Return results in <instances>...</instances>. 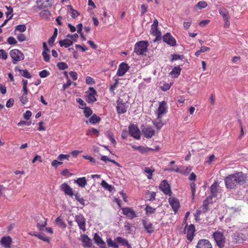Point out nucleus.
Wrapping results in <instances>:
<instances>
[{"label": "nucleus", "mask_w": 248, "mask_h": 248, "mask_svg": "<svg viewBox=\"0 0 248 248\" xmlns=\"http://www.w3.org/2000/svg\"><path fill=\"white\" fill-rule=\"evenodd\" d=\"M246 176L242 172H237L230 174L224 179L227 188H235L238 185H243L246 181Z\"/></svg>", "instance_id": "f257e3e1"}, {"label": "nucleus", "mask_w": 248, "mask_h": 248, "mask_svg": "<svg viewBox=\"0 0 248 248\" xmlns=\"http://www.w3.org/2000/svg\"><path fill=\"white\" fill-rule=\"evenodd\" d=\"M148 46L147 41H139L135 45L134 52L138 55H142L147 51Z\"/></svg>", "instance_id": "f03ea898"}, {"label": "nucleus", "mask_w": 248, "mask_h": 248, "mask_svg": "<svg viewBox=\"0 0 248 248\" xmlns=\"http://www.w3.org/2000/svg\"><path fill=\"white\" fill-rule=\"evenodd\" d=\"M9 54L12 59V63L14 64L23 61L25 58L24 54L18 49L11 50L10 51Z\"/></svg>", "instance_id": "7ed1b4c3"}, {"label": "nucleus", "mask_w": 248, "mask_h": 248, "mask_svg": "<svg viewBox=\"0 0 248 248\" xmlns=\"http://www.w3.org/2000/svg\"><path fill=\"white\" fill-rule=\"evenodd\" d=\"M116 102V111L117 113L122 114L125 113L128 108V101H124L122 98L119 97Z\"/></svg>", "instance_id": "20e7f679"}, {"label": "nucleus", "mask_w": 248, "mask_h": 248, "mask_svg": "<svg viewBox=\"0 0 248 248\" xmlns=\"http://www.w3.org/2000/svg\"><path fill=\"white\" fill-rule=\"evenodd\" d=\"M212 236L219 248H222L224 247L226 243V238L223 232L217 231L213 233Z\"/></svg>", "instance_id": "39448f33"}, {"label": "nucleus", "mask_w": 248, "mask_h": 248, "mask_svg": "<svg viewBox=\"0 0 248 248\" xmlns=\"http://www.w3.org/2000/svg\"><path fill=\"white\" fill-rule=\"evenodd\" d=\"M86 101L88 103H92L97 101L95 95L97 94L96 90L93 87H90L89 91L86 92Z\"/></svg>", "instance_id": "423d86ee"}, {"label": "nucleus", "mask_w": 248, "mask_h": 248, "mask_svg": "<svg viewBox=\"0 0 248 248\" xmlns=\"http://www.w3.org/2000/svg\"><path fill=\"white\" fill-rule=\"evenodd\" d=\"M141 130L144 136L147 139L151 138L155 134V130L150 125L142 126Z\"/></svg>", "instance_id": "0eeeda50"}, {"label": "nucleus", "mask_w": 248, "mask_h": 248, "mask_svg": "<svg viewBox=\"0 0 248 248\" xmlns=\"http://www.w3.org/2000/svg\"><path fill=\"white\" fill-rule=\"evenodd\" d=\"M75 221L78 224L79 229L83 232L86 231V219L82 215H77L75 217Z\"/></svg>", "instance_id": "6e6552de"}, {"label": "nucleus", "mask_w": 248, "mask_h": 248, "mask_svg": "<svg viewBox=\"0 0 248 248\" xmlns=\"http://www.w3.org/2000/svg\"><path fill=\"white\" fill-rule=\"evenodd\" d=\"M129 134L134 138L139 140L140 138V132L136 125L133 124L129 127Z\"/></svg>", "instance_id": "1a4fd4ad"}, {"label": "nucleus", "mask_w": 248, "mask_h": 248, "mask_svg": "<svg viewBox=\"0 0 248 248\" xmlns=\"http://www.w3.org/2000/svg\"><path fill=\"white\" fill-rule=\"evenodd\" d=\"M159 189L165 194L170 195L171 190L170 186L166 180L162 181L159 185Z\"/></svg>", "instance_id": "9d476101"}, {"label": "nucleus", "mask_w": 248, "mask_h": 248, "mask_svg": "<svg viewBox=\"0 0 248 248\" xmlns=\"http://www.w3.org/2000/svg\"><path fill=\"white\" fill-rule=\"evenodd\" d=\"M122 213L130 219L137 217L136 212L130 207H123L122 208Z\"/></svg>", "instance_id": "9b49d317"}, {"label": "nucleus", "mask_w": 248, "mask_h": 248, "mask_svg": "<svg viewBox=\"0 0 248 248\" xmlns=\"http://www.w3.org/2000/svg\"><path fill=\"white\" fill-rule=\"evenodd\" d=\"M195 229L193 224H190L185 230V233L186 234L187 239L191 242L195 235Z\"/></svg>", "instance_id": "f8f14e48"}, {"label": "nucleus", "mask_w": 248, "mask_h": 248, "mask_svg": "<svg viewBox=\"0 0 248 248\" xmlns=\"http://www.w3.org/2000/svg\"><path fill=\"white\" fill-rule=\"evenodd\" d=\"M142 224L145 230L149 233H152L155 231V227L153 224L148 219L142 220Z\"/></svg>", "instance_id": "ddd939ff"}, {"label": "nucleus", "mask_w": 248, "mask_h": 248, "mask_svg": "<svg viewBox=\"0 0 248 248\" xmlns=\"http://www.w3.org/2000/svg\"><path fill=\"white\" fill-rule=\"evenodd\" d=\"M167 111V103L163 101L159 103V107L157 109V117L162 118L164 114H166Z\"/></svg>", "instance_id": "4468645a"}, {"label": "nucleus", "mask_w": 248, "mask_h": 248, "mask_svg": "<svg viewBox=\"0 0 248 248\" xmlns=\"http://www.w3.org/2000/svg\"><path fill=\"white\" fill-rule=\"evenodd\" d=\"M169 202L174 213L176 214L180 206L179 200L175 197H170L169 199Z\"/></svg>", "instance_id": "2eb2a0df"}, {"label": "nucleus", "mask_w": 248, "mask_h": 248, "mask_svg": "<svg viewBox=\"0 0 248 248\" xmlns=\"http://www.w3.org/2000/svg\"><path fill=\"white\" fill-rule=\"evenodd\" d=\"M196 248H213V246L209 240L202 239L198 241Z\"/></svg>", "instance_id": "dca6fc26"}, {"label": "nucleus", "mask_w": 248, "mask_h": 248, "mask_svg": "<svg viewBox=\"0 0 248 248\" xmlns=\"http://www.w3.org/2000/svg\"><path fill=\"white\" fill-rule=\"evenodd\" d=\"M163 40L164 42L172 46H175L176 45L175 39L169 32L163 36Z\"/></svg>", "instance_id": "f3484780"}, {"label": "nucleus", "mask_w": 248, "mask_h": 248, "mask_svg": "<svg viewBox=\"0 0 248 248\" xmlns=\"http://www.w3.org/2000/svg\"><path fill=\"white\" fill-rule=\"evenodd\" d=\"M129 65L124 62L121 63L118 67L117 75L119 77L123 76L129 70Z\"/></svg>", "instance_id": "a211bd4d"}, {"label": "nucleus", "mask_w": 248, "mask_h": 248, "mask_svg": "<svg viewBox=\"0 0 248 248\" xmlns=\"http://www.w3.org/2000/svg\"><path fill=\"white\" fill-rule=\"evenodd\" d=\"M61 189L65 195H68L70 197H72L74 195L72 188L65 183L61 186Z\"/></svg>", "instance_id": "6ab92c4d"}, {"label": "nucleus", "mask_w": 248, "mask_h": 248, "mask_svg": "<svg viewBox=\"0 0 248 248\" xmlns=\"http://www.w3.org/2000/svg\"><path fill=\"white\" fill-rule=\"evenodd\" d=\"M93 240L94 242L101 248H106V245L105 242L102 240V238L97 233L94 235Z\"/></svg>", "instance_id": "aec40b11"}, {"label": "nucleus", "mask_w": 248, "mask_h": 248, "mask_svg": "<svg viewBox=\"0 0 248 248\" xmlns=\"http://www.w3.org/2000/svg\"><path fill=\"white\" fill-rule=\"evenodd\" d=\"M12 242V239L10 236H4L1 240L0 243L5 248H10Z\"/></svg>", "instance_id": "412c9836"}, {"label": "nucleus", "mask_w": 248, "mask_h": 248, "mask_svg": "<svg viewBox=\"0 0 248 248\" xmlns=\"http://www.w3.org/2000/svg\"><path fill=\"white\" fill-rule=\"evenodd\" d=\"M151 34L155 36V38L154 39V42H155L161 40V33L158 29V27H151Z\"/></svg>", "instance_id": "4be33fe9"}, {"label": "nucleus", "mask_w": 248, "mask_h": 248, "mask_svg": "<svg viewBox=\"0 0 248 248\" xmlns=\"http://www.w3.org/2000/svg\"><path fill=\"white\" fill-rule=\"evenodd\" d=\"M81 240L83 243L84 247H91L92 245V242L91 239L85 234L81 235Z\"/></svg>", "instance_id": "5701e85b"}, {"label": "nucleus", "mask_w": 248, "mask_h": 248, "mask_svg": "<svg viewBox=\"0 0 248 248\" xmlns=\"http://www.w3.org/2000/svg\"><path fill=\"white\" fill-rule=\"evenodd\" d=\"M212 203V197L209 196L206 198V199L203 202V208L202 212L206 213L208 210V205Z\"/></svg>", "instance_id": "b1692460"}, {"label": "nucleus", "mask_w": 248, "mask_h": 248, "mask_svg": "<svg viewBox=\"0 0 248 248\" xmlns=\"http://www.w3.org/2000/svg\"><path fill=\"white\" fill-rule=\"evenodd\" d=\"M59 43L61 46H64L65 48H67L71 46L73 43L71 40L68 39H64L62 40H60Z\"/></svg>", "instance_id": "393cba45"}, {"label": "nucleus", "mask_w": 248, "mask_h": 248, "mask_svg": "<svg viewBox=\"0 0 248 248\" xmlns=\"http://www.w3.org/2000/svg\"><path fill=\"white\" fill-rule=\"evenodd\" d=\"M181 68L179 66H175L170 72V74L173 78H177L180 74Z\"/></svg>", "instance_id": "a878e982"}, {"label": "nucleus", "mask_w": 248, "mask_h": 248, "mask_svg": "<svg viewBox=\"0 0 248 248\" xmlns=\"http://www.w3.org/2000/svg\"><path fill=\"white\" fill-rule=\"evenodd\" d=\"M100 132L98 130L94 128H91L89 129L86 132V135L88 136H90L91 137H93L94 136H98L99 135Z\"/></svg>", "instance_id": "bb28decb"}, {"label": "nucleus", "mask_w": 248, "mask_h": 248, "mask_svg": "<svg viewBox=\"0 0 248 248\" xmlns=\"http://www.w3.org/2000/svg\"><path fill=\"white\" fill-rule=\"evenodd\" d=\"M75 183L77 184L78 186L81 187H84L87 185V180L85 177L78 178L75 181Z\"/></svg>", "instance_id": "cd10ccee"}, {"label": "nucleus", "mask_w": 248, "mask_h": 248, "mask_svg": "<svg viewBox=\"0 0 248 248\" xmlns=\"http://www.w3.org/2000/svg\"><path fill=\"white\" fill-rule=\"evenodd\" d=\"M218 184L217 182H215L211 186L210 190L211 193L212 197H215L217 196V194L218 192Z\"/></svg>", "instance_id": "c85d7f7f"}, {"label": "nucleus", "mask_w": 248, "mask_h": 248, "mask_svg": "<svg viewBox=\"0 0 248 248\" xmlns=\"http://www.w3.org/2000/svg\"><path fill=\"white\" fill-rule=\"evenodd\" d=\"M219 14L223 17V19L230 18V16L228 11L225 8L222 7L218 9Z\"/></svg>", "instance_id": "c756f323"}, {"label": "nucleus", "mask_w": 248, "mask_h": 248, "mask_svg": "<svg viewBox=\"0 0 248 248\" xmlns=\"http://www.w3.org/2000/svg\"><path fill=\"white\" fill-rule=\"evenodd\" d=\"M27 29L26 26L25 25H19L16 26L15 27V30L14 31V34H17L18 32L19 33H22L24 32Z\"/></svg>", "instance_id": "7c9ffc66"}, {"label": "nucleus", "mask_w": 248, "mask_h": 248, "mask_svg": "<svg viewBox=\"0 0 248 248\" xmlns=\"http://www.w3.org/2000/svg\"><path fill=\"white\" fill-rule=\"evenodd\" d=\"M146 215L149 216L155 214L156 212V208H153L149 205H146L145 208Z\"/></svg>", "instance_id": "2f4dec72"}, {"label": "nucleus", "mask_w": 248, "mask_h": 248, "mask_svg": "<svg viewBox=\"0 0 248 248\" xmlns=\"http://www.w3.org/2000/svg\"><path fill=\"white\" fill-rule=\"evenodd\" d=\"M16 70H17L19 72L20 74L24 77L27 78H31V76L29 71L27 69L25 70H20L18 69L17 67H16Z\"/></svg>", "instance_id": "473e14b6"}, {"label": "nucleus", "mask_w": 248, "mask_h": 248, "mask_svg": "<svg viewBox=\"0 0 248 248\" xmlns=\"http://www.w3.org/2000/svg\"><path fill=\"white\" fill-rule=\"evenodd\" d=\"M100 121L101 118L95 114L92 115L89 120L90 123L93 124L99 123Z\"/></svg>", "instance_id": "72a5a7b5"}, {"label": "nucleus", "mask_w": 248, "mask_h": 248, "mask_svg": "<svg viewBox=\"0 0 248 248\" xmlns=\"http://www.w3.org/2000/svg\"><path fill=\"white\" fill-rule=\"evenodd\" d=\"M43 220H40L39 222H37V227L40 231H42L44 227L46 225L47 219L43 217Z\"/></svg>", "instance_id": "f704fd0d"}, {"label": "nucleus", "mask_w": 248, "mask_h": 248, "mask_svg": "<svg viewBox=\"0 0 248 248\" xmlns=\"http://www.w3.org/2000/svg\"><path fill=\"white\" fill-rule=\"evenodd\" d=\"M161 119V118H158L157 117V118L155 120H154L153 122L154 124L158 129H160L164 125V124L162 122Z\"/></svg>", "instance_id": "c9c22d12"}, {"label": "nucleus", "mask_w": 248, "mask_h": 248, "mask_svg": "<svg viewBox=\"0 0 248 248\" xmlns=\"http://www.w3.org/2000/svg\"><path fill=\"white\" fill-rule=\"evenodd\" d=\"M14 35L16 36L17 40L20 42H23L28 40L27 36L22 33H19Z\"/></svg>", "instance_id": "e433bc0d"}, {"label": "nucleus", "mask_w": 248, "mask_h": 248, "mask_svg": "<svg viewBox=\"0 0 248 248\" xmlns=\"http://www.w3.org/2000/svg\"><path fill=\"white\" fill-rule=\"evenodd\" d=\"M144 171L147 173V177L148 179H151L152 178L153 173L155 171L154 169L151 168L145 167L144 169Z\"/></svg>", "instance_id": "4c0bfd02"}, {"label": "nucleus", "mask_w": 248, "mask_h": 248, "mask_svg": "<svg viewBox=\"0 0 248 248\" xmlns=\"http://www.w3.org/2000/svg\"><path fill=\"white\" fill-rule=\"evenodd\" d=\"M23 94L20 97V101L23 105L26 104L28 102V98L27 97V95L28 93V91H23Z\"/></svg>", "instance_id": "58836bf2"}, {"label": "nucleus", "mask_w": 248, "mask_h": 248, "mask_svg": "<svg viewBox=\"0 0 248 248\" xmlns=\"http://www.w3.org/2000/svg\"><path fill=\"white\" fill-rule=\"evenodd\" d=\"M50 0H38V4L43 7H47L51 5L49 3Z\"/></svg>", "instance_id": "ea45409f"}, {"label": "nucleus", "mask_w": 248, "mask_h": 248, "mask_svg": "<svg viewBox=\"0 0 248 248\" xmlns=\"http://www.w3.org/2000/svg\"><path fill=\"white\" fill-rule=\"evenodd\" d=\"M108 245L109 247H112L113 248H118L119 246L117 244V242H114L111 238H108L107 240Z\"/></svg>", "instance_id": "a19ab883"}, {"label": "nucleus", "mask_w": 248, "mask_h": 248, "mask_svg": "<svg viewBox=\"0 0 248 248\" xmlns=\"http://www.w3.org/2000/svg\"><path fill=\"white\" fill-rule=\"evenodd\" d=\"M116 241L117 243L121 244L122 246H125L127 243L128 242V241L123 238L121 237H118L116 239Z\"/></svg>", "instance_id": "79ce46f5"}, {"label": "nucleus", "mask_w": 248, "mask_h": 248, "mask_svg": "<svg viewBox=\"0 0 248 248\" xmlns=\"http://www.w3.org/2000/svg\"><path fill=\"white\" fill-rule=\"evenodd\" d=\"M36 237L38 238L39 239L44 241V242H49L50 241L49 238L43 233L37 234V235H36Z\"/></svg>", "instance_id": "37998d69"}, {"label": "nucleus", "mask_w": 248, "mask_h": 248, "mask_svg": "<svg viewBox=\"0 0 248 248\" xmlns=\"http://www.w3.org/2000/svg\"><path fill=\"white\" fill-rule=\"evenodd\" d=\"M65 75L66 78L68 79L67 82L65 84H63L62 85L63 90H65L66 89L68 88L71 84L72 81L70 79H69L67 72H65Z\"/></svg>", "instance_id": "c03bdc74"}, {"label": "nucleus", "mask_w": 248, "mask_h": 248, "mask_svg": "<svg viewBox=\"0 0 248 248\" xmlns=\"http://www.w3.org/2000/svg\"><path fill=\"white\" fill-rule=\"evenodd\" d=\"M55 221L56 223L58 224L60 226V227H61L62 228H65L66 226L65 223L63 221L62 219L60 217H58L56 219Z\"/></svg>", "instance_id": "a18cd8bd"}, {"label": "nucleus", "mask_w": 248, "mask_h": 248, "mask_svg": "<svg viewBox=\"0 0 248 248\" xmlns=\"http://www.w3.org/2000/svg\"><path fill=\"white\" fill-rule=\"evenodd\" d=\"M153 150H154L153 149L149 148V147H145L142 146H140L138 151L141 154H144V153L148 152L150 151H153Z\"/></svg>", "instance_id": "49530a36"}, {"label": "nucleus", "mask_w": 248, "mask_h": 248, "mask_svg": "<svg viewBox=\"0 0 248 248\" xmlns=\"http://www.w3.org/2000/svg\"><path fill=\"white\" fill-rule=\"evenodd\" d=\"M102 186L105 188L108 189L109 191H111L112 190V186L111 185L108 184L105 180H102L101 182Z\"/></svg>", "instance_id": "de8ad7c7"}, {"label": "nucleus", "mask_w": 248, "mask_h": 248, "mask_svg": "<svg viewBox=\"0 0 248 248\" xmlns=\"http://www.w3.org/2000/svg\"><path fill=\"white\" fill-rule=\"evenodd\" d=\"M74 195L75 196V199L78 202L82 205H85V200L83 198L80 197L78 193H76Z\"/></svg>", "instance_id": "09e8293b"}, {"label": "nucleus", "mask_w": 248, "mask_h": 248, "mask_svg": "<svg viewBox=\"0 0 248 248\" xmlns=\"http://www.w3.org/2000/svg\"><path fill=\"white\" fill-rule=\"evenodd\" d=\"M183 166H177L176 168L173 167L170 168L169 169H166V170L170 171H174L178 173H181V171H182V168Z\"/></svg>", "instance_id": "8fccbe9b"}, {"label": "nucleus", "mask_w": 248, "mask_h": 248, "mask_svg": "<svg viewBox=\"0 0 248 248\" xmlns=\"http://www.w3.org/2000/svg\"><path fill=\"white\" fill-rule=\"evenodd\" d=\"M57 66L60 70H65L68 68V65L64 62H58L57 64Z\"/></svg>", "instance_id": "3c124183"}, {"label": "nucleus", "mask_w": 248, "mask_h": 248, "mask_svg": "<svg viewBox=\"0 0 248 248\" xmlns=\"http://www.w3.org/2000/svg\"><path fill=\"white\" fill-rule=\"evenodd\" d=\"M191 24H192L191 19H190V18L186 19V21H184V24H183L184 28L185 29L187 30L190 27Z\"/></svg>", "instance_id": "603ef678"}, {"label": "nucleus", "mask_w": 248, "mask_h": 248, "mask_svg": "<svg viewBox=\"0 0 248 248\" xmlns=\"http://www.w3.org/2000/svg\"><path fill=\"white\" fill-rule=\"evenodd\" d=\"M40 16L44 18H47L50 16V13L48 10H43L40 13Z\"/></svg>", "instance_id": "864d4df0"}, {"label": "nucleus", "mask_w": 248, "mask_h": 248, "mask_svg": "<svg viewBox=\"0 0 248 248\" xmlns=\"http://www.w3.org/2000/svg\"><path fill=\"white\" fill-rule=\"evenodd\" d=\"M93 113L92 110L89 107H85L84 114L86 117H89Z\"/></svg>", "instance_id": "5fc2aeb1"}, {"label": "nucleus", "mask_w": 248, "mask_h": 248, "mask_svg": "<svg viewBox=\"0 0 248 248\" xmlns=\"http://www.w3.org/2000/svg\"><path fill=\"white\" fill-rule=\"evenodd\" d=\"M50 75V73L46 70H43L40 71L39 73V76L42 78H45L47 77Z\"/></svg>", "instance_id": "6e6d98bb"}, {"label": "nucleus", "mask_w": 248, "mask_h": 248, "mask_svg": "<svg viewBox=\"0 0 248 248\" xmlns=\"http://www.w3.org/2000/svg\"><path fill=\"white\" fill-rule=\"evenodd\" d=\"M191 170V169L189 167H183L182 171H181V174H184L185 175H187L190 171Z\"/></svg>", "instance_id": "4d7b16f0"}, {"label": "nucleus", "mask_w": 248, "mask_h": 248, "mask_svg": "<svg viewBox=\"0 0 248 248\" xmlns=\"http://www.w3.org/2000/svg\"><path fill=\"white\" fill-rule=\"evenodd\" d=\"M69 157H70L69 155L60 154L59 155L57 158L58 160H61V161H62L64 159L69 160Z\"/></svg>", "instance_id": "13d9d810"}, {"label": "nucleus", "mask_w": 248, "mask_h": 248, "mask_svg": "<svg viewBox=\"0 0 248 248\" xmlns=\"http://www.w3.org/2000/svg\"><path fill=\"white\" fill-rule=\"evenodd\" d=\"M7 42L9 45H16L17 43L16 39L13 37H8Z\"/></svg>", "instance_id": "bf43d9fd"}, {"label": "nucleus", "mask_w": 248, "mask_h": 248, "mask_svg": "<svg viewBox=\"0 0 248 248\" xmlns=\"http://www.w3.org/2000/svg\"><path fill=\"white\" fill-rule=\"evenodd\" d=\"M197 6L200 9H203L207 6V3L205 1H201L197 3Z\"/></svg>", "instance_id": "052dcab7"}, {"label": "nucleus", "mask_w": 248, "mask_h": 248, "mask_svg": "<svg viewBox=\"0 0 248 248\" xmlns=\"http://www.w3.org/2000/svg\"><path fill=\"white\" fill-rule=\"evenodd\" d=\"M70 13L72 18H76L79 15V13L75 9H73L72 7L71 8Z\"/></svg>", "instance_id": "680f3d73"}, {"label": "nucleus", "mask_w": 248, "mask_h": 248, "mask_svg": "<svg viewBox=\"0 0 248 248\" xmlns=\"http://www.w3.org/2000/svg\"><path fill=\"white\" fill-rule=\"evenodd\" d=\"M7 53L3 49H0V59L6 60L7 59Z\"/></svg>", "instance_id": "e2e57ef3"}, {"label": "nucleus", "mask_w": 248, "mask_h": 248, "mask_svg": "<svg viewBox=\"0 0 248 248\" xmlns=\"http://www.w3.org/2000/svg\"><path fill=\"white\" fill-rule=\"evenodd\" d=\"M78 103H79V104L80 105V106L79 107V108L81 109H83L85 108V107H86V104L85 103V102L82 100L81 99V98H77L76 99Z\"/></svg>", "instance_id": "0e129e2a"}, {"label": "nucleus", "mask_w": 248, "mask_h": 248, "mask_svg": "<svg viewBox=\"0 0 248 248\" xmlns=\"http://www.w3.org/2000/svg\"><path fill=\"white\" fill-rule=\"evenodd\" d=\"M86 82L87 84L90 85H93L95 83L94 79L90 76H87L86 78Z\"/></svg>", "instance_id": "69168bd1"}, {"label": "nucleus", "mask_w": 248, "mask_h": 248, "mask_svg": "<svg viewBox=\"0 0 248 248\" xmlns=\"http://www.w3.org/2000/svg\"><path fill=\"white\" fill-rule=\"evenodd\" d=\"M147 196L149 201H153L155 199L156 193L155 192H149L147 194Z\"/></svg>", "instance_id": "338daca9"}, {"label": "nucleus", "mask_w": 248, "mask_h": 248, "mask_svg": "<svg viewBox=\"0 0 248 248\" xmlns=\"http://www.w3.org/2000/svg\"><path fill=\"white\" fill-rule=\"evenodd\" d=\"M42 56L43 57L44 60L46 62H49L50 60V55L48 54V52H43Z\"/></svg>", "instance_id": "774afa93"}]
</instances>
